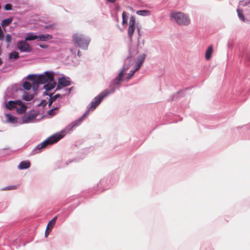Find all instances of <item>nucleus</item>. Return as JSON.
Returning <instances> with one entry per match:
<instances>
[{"label": "nucleus", "mask_w": 250, "mask_h": 250, "mask_svg": "<svg viewBox=\"0 0 250 250\" xmlns=\"http://www.w3.org/2000/svg\"><path fill=\"white\" fill-rule=\"evenodd\" d=\"M64 133V130H62L61 132H58L53 135L48 137L46 139L44 140L41 143L38 145L33 150L32 152L33 154H37L40 152L42 148L46 147L47 146L53 145L56 143L60 140L62 139Z\"/></svg>", "instance_id": "1"}, {"label": "nucleus", "mask_w": 250, "mask_h": 250, "mask_svg": "<svg viewBox=\"0 0 250 250\" xmlns=\"http://www.w3.org/2000/svg\"><path fill=\"white\" fill-rule=\"evenodd\" d=\"M122 82V81L114 78L109 83V89L104 90L95 98L100 103H101L104 98L114 93L116 90L120 88Z\"/></svg>", "instance_id": "2"}, {"label": "nucleus", "mask_w": 250, "mask_h": 250, "mask_svg": "<svg viewBox=\"0 0 250 250\" xmlns=\"http://www.w3.org/2000/svg\"><path fill=\"white\" fill-rule=\"evenodd\" d=\"M73 41L78 47L87 50L90 42V39L84 34L76 33L73 35Z\"/></svg>", "instance_id": "3"}, {"label": "nucleus", "mask_w": 250, "mask_h": 250, "mask_svg": "<svg viewBox=\"0 0 250 250\" xmlns=\"http://www.w3.org/2000/svg\"><path fill=\"white\" fill-rule=\"evenodd\" d=\"M55 73L53 71H46L43 74H37L41 84L52 85L55 87L56 83L54 81Z\"/></svg>", "instance_id": "4"}, {"label": "nucleus", "mask_w": 250, "mask_h": 250, "mask_svg": "<svg viewBox=\"0 0 250 250\" xmlns=\"http://www.w3.org/2000/svg\"><path fill=\"white\" fill-rule=\"evenodd\" d=\"M139 53L138 47L135 48H129L128 55L124 60L123 67L128 70L135 62V57Z\"/></svg>", "instance_id": "5"}, {"label": "nucleus", "mask_w": 250, "mask_h": 250, "mask_svg": "<svg viewBox=\"0 0 250 250\" xmlns=\"http://www.w3.org/2000/svg\"><path fill=\"white\" fill-rule=\"evenodd\" d=\"M170 18L173 19L179 25H188L190 23L188 16L181 12L172 13Z\"/></svg>", "instance_id": "6"}, {"label": "nucleus", "mask_w": 250, "mask_h": 250, "mask_svg": "<svg viewBox=\"0 0 250 250\" xmlns=\"http://www.w3.org/2000/svg\"><path fill=\"white\" fill-rule=\"evenodd\" d=\"M39 114V111L38 110H30L26 114H25L22 116L21 121L19 124L22 125L31 122Z\"/></svg>", "instance_id": "7"}, {"label": "nucleus", "mask_w": 250, "mask_h": 250, "mask_svg": "<svg viewBox=\"0 0 250 250\" xmlns=\"http://www.w3.org/2000/svg\"><path fill=\"white\" fill-rule=\"evenodd\" d=\"M100 104L101 103H100V102H99L97 100L94 98L87 105L86 107L87 110L85 111L84 113L78 119L79 121L82 123L85 118L86 115L88 114L89 112L90 111H94Z\"/></svg>", "instance_id": "8"}, {"label": "nucleus", "mask_w": 250, "mask_h": 250, "mask_svg": "<svg viewBox=\"0 0 250 250\" xmlns=\"http://www.w3.org/2000/svg\"><path fill=\"white\" fill-rule=\"evenodd\" d=\"M109 180L107 178H103L97 184L96 189L95 190V194L99 193L106 189H108L109 186Z\"/></svg>", "instance_id": "9"}, {"label": "nucleus", "mask_w": 250, "mask_h": 250, "mask_svg": "<svg viewBox=\"0 0 250 250\" xmlns=\"http://www.w3.org/2000/svg\"><path fill=\"white\" fill-rule=\"evenodd\" d=\"M11 90L12 92H18V91H21L23 93L22 100L26 101H30L33 98V95L29 94V93L25 91L24 89L19 86L18 84H15L14 86H12Z\"/></svg>", "instance_id": "10"}, {"label": "nucleus", "mask_w": 250, "mask_h": 250, "mask_svg": "<svg viewBox=\"0 0 250 250\" xmlns=\"http://www.w3.org/2000/svg\"><path fill=\"white\" fill-rule=\"evenodd\" d=\"M18 49L21 52H31L32 48L26 41L20 40L17 42Z\"/></svg>", "instance_id": "11"}, {"label": "nucleus", "mask_w": 250, "mask_h": 250, "mask_svg": "<svg viewBox=\"0 0 250 250\" xmlns=\"http://www.w3.org/2000/svg\"><path fill=\"white\" fill-rule=\"evenodd\" d=\"M136 20L134 16H132L130 18L129 22V27L128 28V35L129 41L131 42L132 40V36L135 29Z\"/></svg>", "instance_id": "12"}, {"label": "nucleus", "mask_w": 250, "mask_h": 250, "mask_svg": "<svg viewBox=\"0 0 250 250\" xmlns=\"http://www.w3.org/2000/svg\"><path fill=\"white\" fill-rule=\"evenodd\" d=\"M36 77H37V74H31L27 76L26 79L31 81L32 86L39 87V84H41L40 81L38 77L37 79H35Z\"/></svg>", "instance_id": "13"}, {"label": "nucleus", "mask_w": 250, "mask_h": 250, "mask_svg": "<svg viewBox=\"0 0 250 250\" xmlns=\"http://www.w3.org/2000/svg\"><path fill=\"white\" fill-rule=\"evenodd\" d=\"M71 82L68 77H62L58 78V83L62 87L70 85Z\"/></svg>", "instance_id": "14"}, {"label": "nucleus", "mask_w": 250, "mask_h": 250, "mask_svg": "<svg viewBox=\"0 0 250 250\" xmlns=\"http://www.w3.org/2000/svg\"><path fill=\"white\" fill-rule=\"evenodd\" d=\"M39 35L34 32H29L26 34L25 37V41H32L35 40H38Z\"/></svg>", "instance_id": "15"}, {"label": "nucleus", "mask_w": 250, "mask_h": 250, "mask_svg": "<svg viewBox=\"0 0 250 250\" xmlns=\"http://www.w3.org/2000/svg\"><path fill=\"white\" fill-rule=\"evenodd\" d=\"M30 165L31 164L29 161H23L20 163L18 166V168L19 169H26L30 167Z\"/></svg>", "instance_id": "16"}, {"label": "nucleus", "mask_w": 250, "mask_h": 250, "mask_svg": "<svg viewBox=\"0 0 250 250\" xmlns=\"http://www.w3.org/2000/svg\"><path fill=\"white\" fill-rule=\"evenodd\" d=\"M38 41L45 42L48 40H51L53 38V36L51 34H40L39 35Z\"/></svg>", "instance_id": "17"}, {"label": "nucleus", "mask_w": 250, "mask_h": 250, "mask_svg": "<svg viewBox=\"0 0 250 250\" xmlns=\"http://www.w3.org/2000/svg\"><path fill=\"white\" fill-rule=\"evenodd\" d=\"M7 121L12 124H16L18 123V118L11 115L10 113H7L6 115Z\"/></svg>", "instance_id": "18"}, {"label": "nucleus", "mask_w": 250, "mask_h": 250, "mask_svg": "<svg viewBox=\"0 0 250 250\" xmlns=\"http://www.w3.org/2000/svg\"><path fill=\"white\" fill-rule=\"evenodd\" d=\"M5 107L8 110H12L15 108L16 105L15 104L14 101L10 100L7 103L6 102V96H5Z\"/></svg>", "instance_id": "19"}, {"label": "nucleus", "mask_w": 250, "mask_h": 250, "mask_svg": "<svg viewBox=\"0 0 250 250\" xmlns=\"http://www.w3.org/2000/svg\"><path fill=\"white\" fill-rule=\"evenodd\" d=\"M13 20V17H10L9 18L5 19L2 20L0 25L3 27H5L6 26H8L12 23Z\"/></svg>", "instance_id": "20"}, {"label": "nucleus", "mask_w": 250, "mask_h": 250, "mask_svg": "<svg viewBox=\"0 0 250 250\" xmlns=\"http://www.w3.org/2000/svg\"><path fill=\"white\" fill-rule=\"evenodd\" d=\"M212 52L213 47L211 45H210L206 51L205 57L207 60H208L210 59Z\"/></svg>", "instance_id": "21"}, {"label": "nucleus", "mask_w": 250, "mask_h": 250, "mask_svg": "<svg viewBox=\"0 0 250 250\" xmlns=\"http://www.w3.org/2000/svg\"><path fill=\"white\" fill-rule=\"evenodd\" d=\"M19 58V53L16 51H13L9 54V59L10 60H16Z\"/></svg>", "instance_id": "22"}, {"label": "nucleus", "mask_w": 250, "mask_h": 250, "mask_svg": "<svg viewBox=\"0 0 250 250\" xmlns=\"http://www.w3.org/2000/svg\"><path fill=\"white\" fill-rule=\"evenodd\" d=\"M43 87L45 90L43 92L42 96H48V92L54 88L55 87H54L52 85H49L48 86L47 84H44Z\"/></svg>", "instance_id": "23"}, {"label": "nucleus", "mask_w": 250, "mask_h": 250, "mask_svg": "<svg viewBox=\"0 0 250 250\" xmlns=\"http://www.w3.org/2000/svg\"><path fill=\"white\" fill-rule=\"evenodd\" d=\"M20 106V107L16 108V111L18 114H22L26 112L27 107L24 104Z\"/></svg>", "instance_id": "24"}, {"label": "nucleus", "mask_w": 250, "mask_h": 250, "mask_svg": "<svg viewBox=\"0 0 250 250\" xmlns=\"http://www.w3.org/2000/svg\"><path fill=\"white\" fill-rule=\"evenodd\" d=\"M61 97L60 94H56L55 95H54L53 97H51L49 98L48 104V106L50 107L51 106L53 103L55 102L58 98Z\"/></svg>", "instance_id": "25"}, {"label": "nucleus", "mask_w": 250, "mask_h": 250, "mask_svg": "<svg viewBox=\"0 0 250 250\" xmlns=\"http://www.w3.org/2000/svg\"><path fill=\"white\" fill-rule=\"evenodd\" d=\"M136 14L140 16H149L151 12L148 10H140L136 11Z\"/></svg>", "instance_id": "26"}, {"label": "nucleus", "mask_w": 250, "mask_h": 250, "mask_svg": "<svg viewBox=\"0 0 250 250\" xmlns=\"http://www.w3.org/2000/svg\"><path fill=\"white\" fill-rule=\"evenodd\" d=\"M28 80H26L22 84V86L23 87L24 90H29L31 89L32 87V84L31 83L28 81Z\"/></svg>", "instance_id": "27"}, {"label": "nucleus", "mask_w": 250, "mask_h": 250, "mask_svg": "<svg viewBox=\"0 0 250 250\" xmlns=\"http://www.w3.org/2000/svg\"><path fill=\"white\" fill-rule=\"evenodd\" d=\"M127 70L125 68H123V67L121 69L119 73L115 77V78L121 81H123V76L124 75V72Z\"/></svg>", "instance_id": "28"}, {"label": "nucleus", "mask_w": 250, "mask_h": 250, "mask_svg": "<svg viewBox=\"0 0 250 250\" xmlns=\"http://www.w3.org/2000/svg\"><path fill=\"white\" fill-rule=\"evenodd\" d=\"M81 123V122L79 121V119H78L75 120L74 121H73L71 124L68 125L67 126V128H68V129H69V130L71 129L72 128H73L75 126L79 125Z\"/></svg>", "instance_id": "29"}, {"label": "nucleus", "mask_w": 250, "mask_h": 250, "mask_svg": "<svg viewBox=\"0 0 250 250\" xmlns=\"http://www.w3.org/2000/svg\"><path fill=\"white\" fill-rule=\"evenodd\" d=\"M146 58V55L145 54H143L140 56H139L136 59V63L138 64H140V65H142L143 63Z\"/></svg>", "instance_id": "30"}, {"label": "nucleus", "mask_w": 250, "mask_h": 250, "mask_svg": "<svg viewBox=\"0 0 250 250\" xmlns=\"http://www.w3.org/2000/svg\"><path fill=\"white\" fill-rule=\"evenodd\" d=\"M57 219V216L53 217L51 220H50L47 225V227H49L51 229H52L53 227L55 225L56 220Z\"/></svg>", "instance_id": "31"}, {"label": "nucleus", "mask_w": 250, "mask_h": 250, "mask_svg": "<svg viewBox=\"0 0 250 250\" xmlns=\"http://www.w3.org/2000/svg\"><path fill=\"white\" fill-rule=\"evenodd\" d=\"M183 93V90H181V91H178V92H177L176 93H174L173 94V95H172L170 98V99H169L168 100V102H170V101H173L175 99L177 98L178 97V95Z\"/></svg>", "instance_id": "32"}, {"label": "nucleus", "mask_w": 250, "mask_h": 250, "mask_svg": "<svg viewBox=\"0 0 250 250\" xmlns=\"http://www.w3.org/2000/svg\"><path fill=\"white\" fill-rule=\"evenodd\" d=\"M236 11L237 12L238 17H239V19L244 22L245 21V18L243 13V11L238 9H237Z\"/></svg>", "instance_id": "33"}, {"label": "nucleus", "mask_w": 250, "mask_h": 250, "mask_svg": "<svg viewBox=\"0 0 250 250\" xmlns=\"http://www.w3.org/2000/svg\"><path fill=\"white\" fill-rule=\"evenodd\" d=\"M127 16H126V12H123L122 14V24H127Z\"/></svg>", "instance_id": "34"}, {"label": "nucleus", "mask_w": 250, "mask_h": 250, "mask_svg": "<svg viewBox=\"0 0 250 250\" xmlns=\"http://www.w3.org/2000/svg\"><path fill=\"white\" fill-rule=\"evenodd\" d=\"M57 108V107H53V108L48 110L47 114L51 116H54L56 114V112L54 111V110H56Z\"/></svg>", "instance_id": "35"}, {"label": "nucleus", "mask_w": 250, "mask_h": 250, "mask_svg": "<svg viewBox=\"0 0 250 250\" xmlns=\"http://www.w3.org/2000/svg\"><path fill=\"white\" fill-rule=\"evenodd\" d=\"M137 32L138 33L137 36V46H138L140 44V38L141 36L140 27H137Z\"/></svg>", "instance_id": "36"}, {"label": "nucleus", "mask_w": 250, "mask_h": 250, "mask_svg": "<svg viewBox=\"0 0 250 250\" xmlns=\"http://www.w3.org/2000/svg\"><path fill=\"white\" fill-rule=\"evenodd\" d=\"M12 40V37L10 34H7L6 35L5 41L8 43L7 47L9 46V43L11 42Z\"/></svg>", "instance_id": "37"}, {"label": "nucleus", "mask_w": 250, "mask_h": 250, "mask_svg": "<svg viewBox=\"0 0 250 250\" xmlns=\"http://www.w3.org/2000/svg\"><path fill=\"white\" fill-rule=\"evenodd\" d=\"M17 188V186L15 185H11L7 187H4L2 189L6 190H14Z\"/></svg>", "instance_id": "38"}, {"label": "nucleus", "mask_w": 250, "mask_h": 250, "mask_svg": "<svg viewBox=\"0 0 250 250\" xmlns=\"http://www.w3.org/2000/svg\"><path fill=\"white\" fill-rule=\"evenodd\" d=\"M135 71L134 70V69H132L131 70L128 74H127V77H126V79L127 80H130L132 77L134 75L135 73Z\"/></svg>", "instance_id": "39"}, {"label": "nucleus", "mask_w": 250, "mask_h": 250, "mask_svg": "<svg viewBox=\"0 0 250 250\" xmlns=\"http://www.w3.org/2000/svg\"><path fill=\"white\" fill-rule=\"evenodd\" d=\"M3 8L6 11L11 10L12 9V5L11 4H10V3H6L4 6Z\"/></svg>", "instance_id": "40"}, {"label": "nucleus", "mask_w": 250, "mask_h": 250, "mask_svg": "<svg viewBox=\"0 0 250 250\" xmlns=\"http://www.w3.org/2000/svg\"><path fill=\"white\" fill-rule=\"evenodd\" d=\"M51 231H52V229H51L49 227H46V229H45V233H44V236L45 237H47L49 235L50 232Z\"/></svg>", "instance_id": "41"}, {"label": "nucleus", "mask_w": 250, "mask_h": 250, "mask_svg": "<svg viewBox=\"0 0 250 250\" xmlns=\"http://www.w3.org/2000/svg\"><path fill=\"white\" fill-rule=\"evenodd\" d=\"M37 45L38 46H40L42 49H47L49 47V46L48 45H46L45 44H42V43H39Z\"/></svg>", "instance_id": "42"}, {"label": "nucleus", "mask_w": 250, "mask_h": 250, "mask_svg": "<svg viewBox=\"0 0 250 250\" xmlns=\"http://www.w3.org/2000/svg\"><path fill=\"white\" fill-rule=\"evenodd\" d=\"M15 105L16 104H18L19 105H22L23 104H24L22 101H21L20 100H16L14 101Z\"/></svg>", "instance_id": "43"}, {"label": "nucleus", "mask_w": 250, "mask_h": 250, "mask_svg": "<svg viewBox=\"0 0 250 250\" xmlns=\"http://www.w3.org/2000/svg\"><path fill=\"white\" fill-rule=\"evenodd\" d=\"M141 65H140V64H138L136 62V64L135 65V67H134V68L133 69L135 71H137L138 70H139L141 67Z\"/></svg>", "instance_id": "44"}, {"label": "nucleus", "mask_w": 250, "mask_h": 250, "mask_svg": "<svg viewBox=\"0 0 250 250\" xmlns=\"http://www.w3.org/2000/svg\"><path fill=\"white\" fill-rule=\"evenodd\" d=\"M54 24H50L48 25H46L44 26V28L47 29V28H52L54 27Z\"/></svg>", "instance_id": "45"}, {"label": "nucleus", "mask_w": 250, "mask_h": 250, "mask_svg": "<svg viewBox=\"0 0 250 250\" xmlns=\"http://www.w3.org/2000/svg\"><path fill=\"white\" fill-rule=\"evenodd\" d=\"M41 104H42L43 108H44L47 104V103L46 102V101L44 100H42L41 102Z\"/></svg>", "instance_id": "46"}, {"label": "nucleus", "mask_w": 250, "mask_h": 250, "mask_svg": "<svg viewBox=\"0 0 250 250\" xmlns=\"http://www.w3.org/2000/svg\"><path fill=\"white\" fill-rule=\"evenodd\" d=\"M61 105L60 103H55L54 104V105H53V107H57L56 108V109H59L61 107Z\"/></svg>", "instance_id": "47"}, {"label": "nucleus", "mask_w": 250, "mask_h": 250, "mask_svg": "<svg viewBox=\"0 0 250 250\" xmlns=\"http://www.w3.org/2000/svg\"><path fill=\"white\" fill-rule=\"evenodd\" d=\"M62 87H61V85H60L58 83V85L57 86V87L56 88L55 91L60 90L61 89Z\"/></svg>", "instance_id": "48"}, {"label": "nucleus", "mask_w": 250, "mask_h": 250, "mask_svg": "<svg viewBox=\"0 0 250 250\" xmlns=\"http://www.w3.org/2000/svg\"><path fill=\"white\" fill-rule=\"evenodd\" d=\"M75 161H76V160H75V159H73V160H68V161H67V162H66V163H65L66 166H67V165L69 164V163H70L73 162Z\"/></svg>", "instance_id": "49"}, {"label": "nucleus", "mask_w": 250, "mask_h": 250, "mask_svg": "<svg viewBox=\"0 0 250 250\" xmlns=\"http://www.w3.org/2000/svg\"><path fill=\"white\" fill-rule=\"evenodd\" d=\"M66 90H68V94H69L73 89V87H71L69 88H66Z\"/></svg>", "instance_id": "50"}, {"label": "nucleus", "mask_w": 250, "mask_h": 250, "mask_svg": "<svg viewBox=\"0 0 250 250\" xmlns=\"http://www.w3.org/2000/svg\"><path fill=\"white\" fill-rule=\"evenodd\" d=\"M31 88H32V90L35 92L36 91L38 90L39 87H33V86H32Z\"/></svg>", "instance_id": "51"}, {"label": "nucleus", "mask_w": 250, "mask_h": 250, "mask_svg": "<svg viewBox=\"0 0 250 250\" xmlns=\"http://www.w3.org/2000/svg\"><path fill=\"white\" fill-rule=\"evenodd\" d=\"M108 2L110 3H114L116 0H106Z\"/></svg>", "instance_id": "52"}, {"label": "nucleus", "mask_w": 250, "mask_h": 250, "mask_svg": "<svg viewBox=\"0 0 250 250\" xmlns=\"http://www.w3.org/2000/svg\"><path fill=\"white\" fill-rule=\"evenodd\" d=\"M77 55L79 56V57H80L81 56L82 54L80 52V51L79 50L77 52Z\"/></svg>", "instance_id": "53"}, {"label": "nucleus", "mask_w": 250, "mask_h": 250, "mask_svg": "<svg viewBox=\"0 0 250 250\" xmlns=\"http://www.w3.org/2000/svg\"><path fill=\"white\" fill-rule=\"evenodd\" d=\"M53 93H48V96H49V98H50L51 97H53Z\"/></svg>", "instance_id": "54"}, {"label": "nucleus", "mask_w": 250, "mask_h": 250, "mask_svg": "<svg viewBox=\"0 0 250 250\" xmlns=\"http://www.w3.org/2000/svg\"><path fill=\"white\" fill-rule=\"evenodd\" d=\"M3 63V61L1 59V58L0 57V65L2 64Z\"/></svg>", "instance_id": "55"}, {"label": "nucleus", "mask_w": 250, "mask_h": 250, "mask_svg": "<svg viewBox=\"0 0 250 250\" xmlns=\"http://www.w3.org/2000/svg\"><path fill=\"white\" fill-rule=\"evenodd\" d=\"M2 54V49L1 47V45H0V55H1Z\"/></svg>", "instance_id": "56"}, {"label": "nucleus", "mask_w": 250, "mask_h": 250, "mask_svg": "<svg viewBox=\"0 0 250 250\" xmlns=\"http://www.w3.org/2000/svg\"><path fill=\"white\" fill-rule=\"evenodd\" d=\"M40 105H42V104H41V102L37 104V106H40Z\"/></svg>", "instance_id": "57"}, {"label": "nucleus", "mask_w": 250, "mask_h": 250, "mask_svg": "<svg viewBox=\"0 0 250 250\" xmlns=\"http://www.w3.org/2000/svg\"><path fill=\"white\" fill-rule=\"evenodd\" d=\"M22 86V84L21 85H20V86L19 85V87H21V86Z\"/></svg>", "instance_id": "58"}, {"label": "nucleus", "mask_w": 250, "mask_h": 250, "mask_svg": "<svg viewBox=\"0 0 250 250\" xmlns=\"http://www.w3.org/2000/svg\"><path fill=\"white\" fill-rule=\"evenodd\" d=\"M249 3H250V1H249Z\"/></svg>", "instance_id": "59"}]
</instances>
